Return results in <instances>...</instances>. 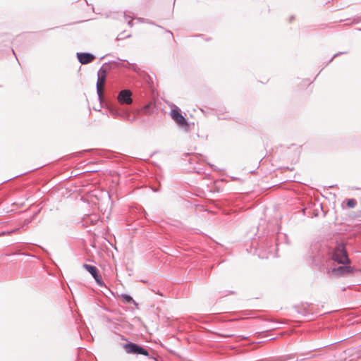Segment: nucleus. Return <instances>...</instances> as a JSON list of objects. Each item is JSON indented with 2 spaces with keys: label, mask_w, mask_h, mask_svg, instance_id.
<instances>
[{
  "label": "nucleus",
  "mask_w": 361,
  "mask_h": 361,
  "mask_svg": "<svg viewBox=\"0 0 361 361\" xmlns=\"http://www.w3.org/2000/svg\"><path fill=\"white\" fill-rule=\"evenodd\" d=\"M331 259L338 264H343V266L331 269V273L332 275L342 276L350 274L353 271L352 267L346 265L350 264V261L347 255L344 245H338L335 247L332 253Z\"/></svg>",
  "instance_id": "obj_1"
},
{
  "label": "nucleus",
  "mask_w": 361,
  "mask_h": 361,
  "mask_svg": "<svg viewBox=\"0 0 361 361\" xmlns=\"http://www.w3.org/2000/svg\"><path fill=\"white\" fill-rule=\"evenodd\" d=\"M106 78V71L103 68H101L97 73V92L99 97V99H101L103 92H104V87L105 85Z\"/></svg>",
  "instance_id": "obj_2"
},
{
  "label": "nucleus",
  "mask_w": 361,
  "mask_h": 361,
  "mask_svg": "<svg viewBox=\"0 0 361 361\" xmlns=\"http://www.w3.org/2000/svg\"><path fill=\"white\" fill-rule=\"evenodd\" d=\"M124 348L128 353L148 355L147 350L133 343L125 344Z\"/></svg>",
  "instance_id": "obj_3"
},
{
  "label": "nucleus",
  "mask_w": 361,
  "mask_h": 361,
  "mask_svg": "<svg viewBox=\"0 0 361 361\" xmlns=\"http://www.w3.org/2000/svg\"><path fill=\"white\" fill-rule=\"evenodd\" d=\"M132 93L128 90H121L117 97V99L121 104H130L133 102L131 97Z\"/></svg>",
  "instance_id": "obj_4"
},
{
  "label": "nucleus",
  "mask_w": 361,
  "mask_h": 361,
  "mask_svg": "<svg viewBox=\"0 0 361 361\" xmlns=\"http://www.w3.org/2000/svg\"><path fill=\"white\" fill-rule=\"evenodd\" d=\"M171 116L172 119L180 126H184L187 125L185 118L180 113L179 109L177 107L173 109L171 111Z\"/></svg>",
  "instance_id": "obj_5"
},
{
  "label": "nucleus",
  "mask_w": 361,
  "mask_h": 361,
  "mask_svg": "<svg viewBox=\"0 0 361 361\" xmlns=\"http://www.w3.org/2000/svg\"><path fill=\"white\" fill-rule=\"evenodd\" d=\"M77 57L82 64H87L94 59V56L90 53H77Z\"/></svg>",
  "instance_id": "obj_6"
},
{
  "label": "nucleus",
  "mask_w": 361,
  "mask_h": 361,
  "mask_svg": "<svg viewBox=\"0 0 361 361\" xmlns=\"http://www.w3.org/2000/svg\"><path fill=\"white\" fill-rule=\"evenodd\" d=\"M122 109L117 106H112L109 109L110 115L115 118H120L121 116Z\"/></svg>",
  "instance_id": "obj_7"
},
{
  "label": "nucleus",
  "mask_w": 361,
  "mask_h": 361,
  "mask_svg": "<svg viewBox=\"0 0 361 361\" xmlns=\"http://www.w3.org/2000/svg\"><path fill=\"white\" fill-rule=\"evenodd\" d=\"M121 119L130 122L134 121V118H131V112L126 109H122Z\"/></svg>",
  "instance_id": "obj_8"
},
{
  "label": "nucleus",
  "mask_w": 361,
  "mask_h": 361,
  "mask_svg": "<svg viewBox=\"0 0 361 361\" xmlns=\"http://www.w3.org/2000/svg\"><path fill=\"white\" fill-rule=\"evenodd\" d=\"M83 267L92 276V277L97 276V269L95 267L87 264H84Z\"/></svg>",
  "instance_id": "obj_9"
},
{
  "label": "nucleus",
  "mask_w": 361,
  "mask_h": 361,
  "mask_svg": "<svg viewBox=\"0 0 361 361\" xmlns=\"http://www.w3.org/2000/svg\"><path fill=\"white\" fill-rule=\"evenodd\" d=\"M121 297L128 303H133L135 305L136 304L135 301L133 299V298L130 295H128V294H122Z\"/></svg>",
  "instance_id": "obj_10"
},
{
  "label": "nucleus",
  "mask_w": 361,
  "mask_h": 361,
  "mask_svg": "<svg viewBox=\"0 0 361 361\" xmlns=\"http://www.w3.org/2000/svg\"><path fill=\"white\" fill-rule=\"evenodd\" d=\"M96 283L101 287L104 286V283L102 281V278L100 275L97 274V276L93 277Z\"/></svg>",
  "instance_id": "obj_11"
},
{
  "label": "nucleus",
  "mask_w": 361,
  "mask_h": 361,
  "mask_svg": "<svg viewBox=\"0 0 361 361\" xmlns=\"http://www.w3.org/2000/svg\"><path fill=\"white\" fill-rule=\"evenodd\" d=\"M356 203L355 201L353 199H350L348 201V206L350 207H354L355 206Z\"/></svg>",
  "instance_id": "obj_12"
},
{
  "label": "nucleus",
  "mask_w": 361,
  "mask_h": 361,
  "mask_svg": "<svg viewBox=\"0 0 361 361\" xmlns=\"http://www.w3.org/2000/svg\"><path fill=\"white\" fill-rule=\"evenodd\" d=\"M149 106H150L149 104L145 105L144 106V108L142 109V111H143L144 114H147V110L149 108Z\"/></svg>",
  "instance_id": "obj_13"
},
{
  "label": "nucleus",
  "mask_w": 361,
  "mask_h": 361,
  "mask_svg": "<svg viewBox=\"0 0 361 361\" xmlns=\"http://www.w3.org/2000/svg\"><path fill=\"white\" fill-rule=\"evenodd\" d=\"M137 112H133V113H131V118H134V121L137 118Z\"/></svg>",
  "instance_id": "obj_14"
},
{
  "label": "nucleus",
  "mask_w": 361,
  "mask_h": 361,
  "mask_svg": "<svg viewBox=\"0 0 361 361\" xmlns=\"http://www.w3.org/2000/svg\"><path fill=\"white\" fill-rule=\"evenodd\" d=\"M128 25H129L130 27L132 26V24H131V20H129L128 21Z\"/></svg>",
  "instance_id": "obj_15"
},
{
  "label": "nucleus",
  "mask_w": 361,
  "mask_h": 361,
  "mask_svg": "<svg viewBox=\"0 0 361 361\" xmlns=\"http://www.w3.org/2000/svg\"><path fill=\"white\" fill-rule=\"evenodd\" d=\"M125 18H126V20H128V18H130V16H125Z\"/></svg>",
  "instance_id": "obj_16"
},
{
  "label": "nucleus",
  "mask_w": 361,
  "mask_h": 361,
  "mask_svg": "<svg viewBox=\"0 0 361 361\" xmlns=\"http://www.w3.org/2000/svg\"><path fill=\"white\" fill-rule=\"evenodd\" d=\"M339 54H334V57H336V56H338Z\"/></svg>",
  "instance_id": "obj_17"
}]
</instances>
